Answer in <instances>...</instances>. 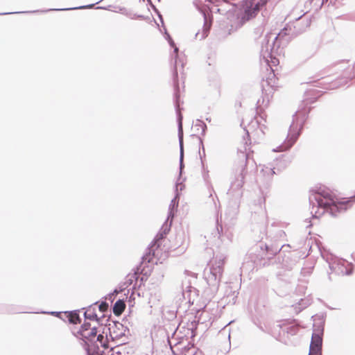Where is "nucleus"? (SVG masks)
Returning <instances> with one entry per match:
<instances>
[{
  "mask_svg": "<svg viewBox=\"0 0 355 355\" xmlns=\"http://www.w3.org/2000/svg\"><path fill=\"white\" fill-rule=\"evenodd\" d=\"M312 196L319 207L329 210L334 216L351 208L355 202V196L350 198H338L327 191L313 192Z\"/></svg>",
  "mask_w": 355,
  "mask_h": 355,
  "instance_id": "1",
  "label": "nucleus"
},
{
  "mask_svg": "<svg viewBox=\"0 0 355 355\" xmlns=\"http://www.w3.org/2000/svg\"><path fill=\"white\" fill-rule=\"evenodd\" d=\"M96 327V322H85L77 332V336L82 339L88 347V351L93 345L94 348H99L101 346L105 349L109 347V340L107 336L103 335Z\"/></svg>",
  "mask_w": 355,
  "mask_h": 355,
  "instance_id": "2",
  "label": "nucleus"
},
{
  "mask_svg": "<svg viewBox=\"0 0 355 355\" xmlns=\"http://www.w3.org/2000/svg\"><path fill=\"white\" fill-rule=\"evenodd\" d=\"M266 3L265 0H243L242 3V8L240 12L238 14L236 21L235 27L236 28L242 27L248 21L254 19L258 15L263 7Z\"/></svg>",
  "mask_w": 355,
  "mask_h": 355,
  "instance_id": "3",
  "label": "nucleus"
},
{
  "mask_svg": "<svg viewBox=\"0 0 355 355\" xmlns=\"http://www.w3.org/2000/svg\"><path fill=\"white\" fill-rule=\"evenodd\" d=\"M205 22L201 31H198L196 37L199 40H202L207 37L209 33V31L212 26L213 17L209 12H203Z\"/></svg>",
  "mask_w": 355,
  "mask_h": 355,
  "instance_id": "4",
  "label": "nucleus"
},
{
  "mask_svg": "<svg viewBox=\"0 0 355 355\" xmlns=\"http://www.w3.org/2000/svg\"><path fill=\"white\" fill-rule=\"evenodd\" d=\"M322 332L318 331L314 332L311 337L309 352L321 353L322 345Z\"/></svg>",
  "mask_w": 355,
  "mask_h": 355,
  "instance_id": "5",
  "label": "nucleus"
},
{
  "mask_svg": "<svg viewBox=\"0 0 355 355\" xmlns=\"http://www.w3.org/2000/svg\"><path fill=\"white\" fill-rule=\"evenodd\" d=\"M168 243V240L166 239H164L162 237L156 238L155 243L152 246V250L153 251L154 255H158L159 250H161L159 248L162 245L165 247Z\"/></svg>",
  "mask_w": 355,
  "mask_h": 355,
  "instance_id": "6",
  "label": "nucleus"
},
{
  "mask_svg": "<svg viewBox=\"0 0 355 355\" xmlns=\"http://www.w3.org/2000/svg\"><path fill=\"white\" fill-rule=\"evenodd\" d=\"M125 309V302L121 300H117L113 307V313L115 315H120L122 314V313L124 311Z\"/></svg>",
  "mask_w": 355,
  "mask_h": 355,
  "instance_id": "7",
  "label": "nucleus"
},
{
  "mask_svg": "<svg viewBox=\"0 0 355 355\" xmlns=\"http://www.w3.org/2000/svg\"><path fill=\"white\" fill-rule=\"evenodd\" d=\"M69 321L72 324H78L80 322L79 315L76 312H70L67 315Z\"/></svg>",
  "mask_w": 355,
  "mask_h": 355,
  "instance_id": "8",
  "label": "nucleus"
},
{
  "mask_svg": "<svg viewBox=\"0 0 355 355\" xmlns=\"http://www.w3.org/2000/svg\"><path fill=\"white\" fill-rule=\"evenodd\" d=\"M178 195H176V196L174 198V199L172 200L171 203L170 205V216L172 217L174 215V209L178 207Z\"/></svg>",
  "mask_w": 355,
  "mask_h": 355,
  "instance_id": "9",
  "label": "nucleus"
},
{
  "mask_svg": "<svg viewBox=\"0 0 355 355\" xmlns=\"http://www.w3.org/2000/svg\"><path fill=\"white\" fill-rule=\"evenodd\" d=\"M99 355H121V353L119 351H116V348H109L107 349H105L101 352Z\"/></svg>",
  "mask_w": 355,
  "mask_h": 355,
  "instance_id": "10",
  "label": "nucleus"
},
{
  "mask_svg": "<svg viewBox=\"0 0 355 355\" xmlns=\"http://www.w3.org/2000/svg\"><path fill=\"white\" fill-rule=\"evenodd\" d=\"M296 139H297L296 137L290 138L287 141L288 144L286 146V147H284L282 150H286L289 149L293 145V144L295 142Z\"/></svg>",
  "mask_w": 355,
  "mask_h": 355,
  "instance_id": "11",
  "label": "nucleus"
},
{
  "mask_svg": "<svg viewBox=\"0 0 355 355\" xmlns=\"http://www.w3.org/2000/svg\"><path fill=\"white\" fill-rule=\"evenodd\" d=\"M108 308V304L106 302H102L99 305V309L101 311L104 312Z\"/></svg>",
  "mask_w": 355,
  "mask_h": 355,
  "instance_id": "12",
  "label": "nucleus"
},
{
  "mask_svg": "<svg viewBox=\"0 0 355 355\" xmlns=\"http://www.w3.org/2000/svg\"><path fill=\"white\" fill-rule=\"evenodd\" d=\"M207 1L211 3H215V4H218L221 2H227L228 1L227 0H207Z\"/></svg>",
  "mask_w": 355,
  "mask_h": 355,
  "instance_id": "13",
  "label": "nucleus"
},
{
  "mask_svg": "<svg viewBox=\"0 0 355 355\" xmlns=\"http://www.w3.org/2000/svg\"><path fill=\"white\" fill-rule=\"evenodd\" d=\"M309 355H321V353L309 352Z\"/></svg>",
  "mask_w": 355,
  "mask_h": 355,
  "instance_id": "14",
  "label": "nucleus"
},
{
  "mask_svg": "<svg viewBox=\"0 0 355 355\" xmlns=\"http://www.w3.org/2000/svg\"><path fill=\"white\" fill-rule=\"evenodd\" d=\"M248 155H245V164L247 163L248 162Z\"/></svg>",
  "mask_w": 355,
  "mask_h": 355,
  "instance_id": "15",
  "label": "nucleus"
},
{
  "mask_svg": "<svg viewBox=\"0 0 355 355\" xmlns=\"http://www.w3.org/2000/svg\"><path fill=\"white\" fill-rule=\"evenodd\" d=\"M169 250H170V248H166V252H168L169 251Z\"/></svg>",
  "mask_w": 355,
  "mask_h": 355,
  "instance_id": "16",
  "label": "nucleus"
},
{
  "mask_svg": "<svg viewBox=\"0 0 355 355\" xmlns=\"http://www.w3.org/2000/svg\"><path fill=\"white\" fill-rule=\"evenodd\" d=\"M276 62H278V60H276L275 61H273V63H274V64H275V63H276Z\"/></svg>",
  "mask_w": 355,
  "mask_h": 355,
  "instance_id": "17",
  "label": "nucleus"
},
{
  "mask_svg": "<svg viewBox=\"0 0 355 355\" xmlns=\"http://www.w3.org/2000/svg\"><path fill=\"white\" fill-rule=\"evenodd\" d=\"M271 172H272V174L275 173V171H273L272 169H271Z\"/></svg>",
  "mask_w": 355,
  "mask_h": 355,
  "instance_id": "18",
  "label": "nucleus"
}]
</instances>
